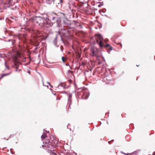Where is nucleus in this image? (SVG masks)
<instances>
[{"label":"nucleus","instance_id":"a18cd8bd","mask_svg":"<svg viewBox=\"0 0 155 155\" xmlns=\"http://www.w3.org/2000/svg\"><path fill=\"white\" fill-rule=\"evenodd\" d=\"M48 133H49V131H47Z\"/></svg>","mask_w":155,"mask_h":155},{"label":"nucleus","instance_id":"20e7f679","mask_svg":"<svg viewBox=\"0 0 155 155\" xmlns=\"http://www.w3.org/2000/svg\"><path fill=\"white\" fill-rule=\"evenodd\" d=\"M43 143L44 144H46L45 146V147L47 148L51 149L50 150L52 151L54 148L55 147V145H53L52 143L50 142L49 140H47L46 141H43Z\"/></svg>","mask_w":155,"mask_h":155},{"label":"nucleus","instance_id":"4c0bfd02","mask_svg":"<svg viewBox=\"0 0 155 155\" xmlns=\"http://www.w3.org/2000/svg\"><path fill=\"white\" fill-rule=\"evenodd\" d=\"M3 139H4V140H6V138H3Z\"/></svg>","mask_w":155,"mask_h":155},{"label":"nucleus","instance_id":"412c9836","mask_svg":"<svg viewBox=\"0 0 155 155\" xmlns=\"http://www.w3.org/2000/svg\"><path fill=\"white\" fill-rule=\"evenodd\" d=\"M101 57L100 56H96V59H97V60L98 61L101 60L100 59Z\"/></svg>","mask_w":155,"mask_h":155},{"label":"nucleus","instance_id":"7ed1b4c3","mask_svg":"<svg viewBox=\"0 0 155 155\" xmlns=\"http://www.w3.org/2000/svg\"><path fill=\"white\" fill-rule=\"evenodd\" d=\"M95 36L97 37V38H96L97 43L99 45L100 47L103 48L104 47L106 48L109 47V48L110 46L109 44H106L105 46L104 45L103 43L104 39L101 34H95Z\"/></svg>","mask_w":155,"mask_h":155},{"label":"nucleus","instance_id":"f03ea898","mask_svg":"<svg viewBox=\"0 0 155 155\" xmlns=\"http://www.w3.org/2000/svg\"><path fill=\"white\" fill-rule=\"evenodd\" d=\"M53 14H55L53 13L51 16L50 17L49 21L51 23H49V25L47 27H51L53 25V24H55L56 27L59 28L61 26V20L59 18L52 15Z\"/></svg>","mask_w":155,"mask_h":155},{"label":"nucleus","instance_id":"f3484780","mask_svg":"<svg viewBox=\"0 0 155 155\" xmlns=\"http://www.w3.org/2000/svg\"><path fill=\"white\" fill-rule=\"evenodd\" d=\"M47 136V135L45 133H44L42 135L41 137V139H45L46 137Z\"/></svg>","mask_w":155,"mask_h":155},{"label":"nucleus","instance_id":"58836bf2","mask_svg":"<svg viewBox=\"0 0 155 155\" xmlns=\"http://www.w3.org/2000/svg\"><path fill=\"white\" fill-rule=\"evenodd\" d=\"M101 7V5H99L98 7Z\"/></svg>","mask_w":155,"mask_h":155},{"label":"nucleus","instance_id":"473e14b6","mask_svg":"<svg viewBox=\"0 0 155 155\" xmlns=\"http://www.w3.org/2000/svg\"><path fill=\"white\" fill-rule=\"evenodd\" d=\"M47 84H48L49 85L50 84V83L49 82H47Z\"/></svg>","mask_w":155,"mask_h":155},{"label":"nucleus","instance_id":"2eb2a0df","mask_svg":"<svg viewBox=\"0 0 155 155\" xmlns=\"http://www.w3.org/2000/svg\"><path fill=\"white\" fill-rule=\"evenodd\" d=\"M10 73H7V74H2L0 77V80L4 76L8 75Z\"/></svg>","mask_w":155,"mask_h":155},{"label":"nucleus","instance_id":"c756f323","mask_svg":"<svg viewBox=\"0 0 155 155\" xmlns=\"http://www.w3.org/2000/svg\"><path fill=\"white\" fill-rule=\"evenodd\" d=\"M119 44L121 46V48H122V44L120 43H119L117 44V45H119Z\"/></svg>","mask_w":155,"mask_h":155},{"label":"nucleus","instance_id":"c85d7f7f","mask_svg":"<svg viewBox=\"0 0 155 155\" xmlns=\"http://www.w3.org/2000/svg\"><path fill=\"white\" fill-rule=\"evenodd\" d=\"M68 73H70L71 72V71L70 70H68Z\"/></svg>","mask_w":155,"mask_h":155},{"label":"nucleus","instance_id":"7c9ffc66","mask_svg":"<svg viewBox=\"0 0 155 155\" xmlns=\"http://www.w3.org/2000/svg\"><path fill=\"white\" fill-rule=\"evenodd\" d=\"M43 85L44 86H45V87H48V85H44V83L43 82Z\"/></svg>","mask_w":155,"mask_h":155},{"label":"nucleus","instance_id":"b1692460","mask_svg":"<svg viewBox=\"0 0 155 155\" xmlns=\"http://www.w3.org/2000/svg\"><path fill=\"white\" fill-rule=\"evenodd\" d=\"M62 60L63 63H64L65 62V61H64V58L63 57H62Z\"/></svg>","mask_w":155,"mask_h":155},{"label":"nucleus","instance_id":"79ce46f5","mask_svg":"<svg viewBox=\"0 0 155 155\" xmlns=\"http://www.w3.org/2000/svg\"><path fill=\"white\" fill-rule=\"evenodd\" d=\"M2 19V18H0V20H1Z\"/></svg>","mask_w":155,"mask_h":155},{"label":"nucleus","instance_id":"6e6552de","mask_svg":"<svg viewBox=\"0 0 155 155\" xmlns=\"http://www.w3.org/2000/svg\"><path fill=\"white\" fill-rule=\"evenodd\" d=\"M54 4H55L56 6H58V5H61L62 3H63V0H54Z\"/></svg>","mask_w":155,"mask_h":155},{"label":"nucleus","instance_id":"9d476101","mask_svg":"<svg viewBox=\"0 0 155 155\" xmlns=\"http://www.w3.org/2000/svg\"><path fill=\"white\" fill-rule=\"evenodd\" d=\"M72 94H70L69 95V96L68 97V102L69 104V107H70V105L71 103V97H72Z\"/></svg>","mask_w":155,"mask_h":155},{"label":"nucleus","instance_id":"e433bc0d","mask_svg":"<svg viewBox=\"0 0 155 155\" xmlns=\"http://www.w3.org/2000/svg\"><path fill=\"white\" fill-rule=\"evenodd\" d=\"M50 86L51 87H52V85H50Z\"/></svg>","mask_w":155,"mask_h":155},{"label":"nucleus","instance_id":"5701e85b","mask_svg":"<svg viewBox=\"0 0 155 155\" xmlns=\"http://www.w3.org/2000/svg\"><path fill=\"white\" fill-rule=\"evenodd\" d=\"M70 126V124H68L67 126V127L70 130V131H71V129L69 128Z\"/></svg>","mask_w":155,"mask_h":155},{"label":"nucleus","instance_id":"ea45409f","mask_svg":"<svg viewBox=\"0 0 155 155\" xmlns=\"http://www.w3.org/2000/svg\"><path fill=\"white\" fill-rule=\"evenodd\" d=\"M54 155H57L55 153H54Z\"/></svg>","mask_w":155,"mask_h":155},{"label":"nucleus","instance_id":"1a4fd4ad","mask_svg":"<svg viewBox=\"0 0 155 155\" xmlns=\"http://www.w3.org/2000/svg\"><path fill=\"white\" fill-rule=\"evenodd\" d=\"M72 94H70L69 95V96L68 97V102L69 104V107H70V105L71 103V97H72Z\"/></svg>","mask_w":155,"mask_h":155},{"label":"nucleus","instance_id":"f257e3e1","mask_svg":"<svg viewBox=\"0 0 155 155\" xmlns=\"http://www.w3.org/2000/svg\"><path fill=\"white\" fill-rule=\"evenodd\" d=\"M50 17L45 14H42L40 16H34L30 18L29 19L30 21L33 23H36L39 24L41 26L49 25Z\"/></svg>","mask_w":155,"mask_h":155},{"label":"nucleus","instance_id":"a211bd4d","mask_svg":"<svg viewBox=\"0 0 155 155\" xmlns=\"http://www.w3.org/2000/svg\"><path fill=\"white\" fill-rule=\"evenodd\" d=\"M64 36V38L67 39H68L69 38V36H70V35H69L67 34H65V35H63Z\"/></svg>","mask_w":155,"mask_h":155},{"label":"nucleus","instance_id":"2f4dec72","mask_svg":"<svg viewBox=\"0 0 155 155\" xmlns=\"http://www.w3.org/2000/svg\"><path fill=\"white\" fill-rule=\"evenodd\" d=\"M0 57L1 58H4L3 56L2 55V54H0Z\"/></svg>","mask_w":155,"mask_h":155},{"label":"nucleus","instance_id":"c9c22d12","mask_svg":"<svg viewBox=\"0 0 155 155\" xmlns=\"http://www.w3.org/2000/svg\"><path fill=\"white\" fill-rule=\"evenodd\" d=\"M110 142H111V141H109L108 142L110 144Z\"/></svg>","mask_w":155,"mask_h":155},{"label":"nucleus","instance_id":"37998d69","mask_svg":"<svg viewBox=\"0 0 155 155\" xmlns=\"http://www.w3.org/2000/svg\"><path fill=\"white\" fill-rule=\"evenodd\" d=\"M42 147H44V145H42Z\"/></svg>","mask_w":155,"mask_h":155},{"label":"nucleus","instance_id":"aec40b11","mask_svg":"<svg viewBox=\"0 0 155 155\" xmlns=\"http://www.w3.org/2000/svg\"><path fill=\"white\" fill-rule=\"evenodd\" d=\"M60 87H64L63 84L62 83H60V85L58 86V87L59 88Z\"/></svg>","mask_w":155,"mask_h":155},{"label":"nucleus","instance_id":"4be33fe9","mask_svg":"<svg viewBox=\"0 0 155 155\" xmlns=\"http://www.w3.org/2000/svg\"><path fill=\"white\" fill-rule=\"evenodd\" d=\"M60 49H61V51H63V46H62V45L60 47Z\"/></svg>","mask_w":155,"mask_h":155},{"label":"nucleus","instance_id":"4468645a","mask_svg":"<svg viewBox=\"0 0 155 155\" xmlns=\"http://www.w3.org/2000/svg\"><path fill=\"white\" fill-rule=\"evenodd\" d=\"M14 65L16 68L15 71H18L17 69L18 68V67H19V66L18 65V63H17V62H14Z\"/></svg>","mask_w":155,"mask_h":155},{"label":"nucleus","instance_id":"a19ab883","mask_svg":"<svg viewBox=\"0 0 155 155\" xmlns=\"http://www.w3.org/2000/svg\"><path fill=\"white\" fill-rule=\"evenodd\" d=\"M28 73L29 74H30V72L29 71L28 72Z\"/></svg>","mask_w":155,"mask_h":155},{"label":"nucleus","instance_id":"de8ad7c7","mask_svg":"<svg viewBox=\"0 0 155 155\" xmlns=\"http://www.w3.org/2000/svg\"><path fill=\"white\" fill-rule=\"evenodd\" d=\"M6 140H8V139H7Z\"/></svg>","mask_w":155,"mask_h":155},{"label":"nucleus","instance_id":"0eeeda50","mask_svg":"<svg viewBox=\"0 0 155 155\" xmlns=\"http://www.w3.org/2000/svg\"><path fill=\"white\" fill-rule=\"evenodd\" d=\"M58 35H59L60 36L61 38V40L63 42V38L61 35V32L60 31H58V34L57 35V36L55 37V38L54 41V42H53V43H54V44L55 45V46H57V47H58V46H57V41H56L57 39Z\"/></svg>","mask_w":155,"mask_h":155},{"label":"nucleus","instance_id":"72a5a7b5","mask_svg":"<svg viewBox=\"0 0 155 155\" xmlns=\"http://www.w3.org/2000/svg\"><path fill=\"white\" fill-rule=\"evenodd\" d=\"M153 155H155V152H153Z\"/></svg>","mask_w":155,"mask_h":155},{"label":"nucleus","instance_id":"39448f33","mask_svg":"<svg viewBox=\"0 0 155 155\" xmlns=\"http://www.w3.org/2000/svg\"><path fill=\"white\" fill-rule=\"evenodd\" d=\"M81 97L83 95L82 97L83 99H86L88 97L90 94L88 92L84 93L83 92H82L81 93Z\"/></svg>","mask_w":155,"mask_h":155},{"label":"nucleus","instance_id":"ddd939ff","mask_svg":"<svg viewBox=\"0 0 155 155\" xmlns=\"http://www.w3.org/2000/svg\"><path fill=\"white\" fill-rule=\"evenodd\" d=\"M66 33H65V34H67L71 36L72 34L71 31L69 29H67V31H66Z\"/></svg>","mask_w":155,"mask_h":155},{"label":"nucleus","instance_id":"9b49d317","mask_svg":"<svg viewBox=\"0 0 155 155\" xmlns=\"http://www.w3.org/2000/svg\"><path fill=\"white\" fill-rule=\"evenodd\" d=\"M91 54H92V56H97V51H95L93 49L91 50Z\"/></svg>","mask_w":155,"mask_h":155},{"label":"nucleus","instance_id":"393cba45","mask_svg":"<svg viewBox=\"0 0 155 155\" xmlns=\"http://www.w3.org/2000/svg\"><path fill=\"white\" fill-rule=\"evenodd\" d=\"M5 67H6L8 69H9V68L7 66V65H6V62L5 61Z\"/></svg>","mask_w":155,"mask_h":155},{"label":"nucleus","instance_id":"f8f14e48","mask_svg":"<svg viewBox=\"0 0 155 155\" xmlns=\"http://www.w3.org/2000/svg\"><path fill=\"white\" fill-rule=\"evenodd\" d=\"M46 2L48 4H53L54 3V0H46Z\"/></svg>","mask_w":155,"mask_h":155},{"label":"nucleus","instance_id":"f704fd0d","mask_svg":"<svg viewBox=\"0 0 155 155\" xmlns=\"http://www.w3.org/2000/svg\"><path fill=\"white\" fill-rule=\"evenodd\" d=\"M66 65L67 66H70L69 64H66Z\"/></svg>","mask_w":155,"mask_h":155},{"label":"nucleus","instance_id":"49530a36","mask_svg":"<svg viewBox=\"0 0 155 155\" xmlns=\"http://www.w3.org/2000/svg\"><path fill=\"white\" fill-rule=\"evenodd\" d=\"M10 41V40H9L8 41Z\"/></svg>","mask_w":155,"mask_h":155},{"label":"nucleus","instance_id":"423d86ee","mask_svg":"<svg viewBox=\"0 0 155 155\" xmlns=\"http://www.w3.org/2000/svg\"><path fill=\"white\" fill-rule=\"evenodd\" d=\"M58 35H59L60 36L61 38V40L63 42V38L61 35V32L60 31H58V34L57 35V36L55 37V38L54 41V42H53V43H54V44L55 45V46H57V47H58V46H57V41H56L57 39Z\"/></svg>","mask_w":155,"mask_h":155},{"label":"nucleus","instance_id":"09e8293b","mask_svg":"<svg viewBox=\"0 0 155 155\" xmlns=\"http://www.w3.org/2000/svg\"><path fill=\"white\" fill-rule=\"evenodd\" d=\"M114 140H112V141H114Z\"/></svg>","mask_w":155,"mask_h":155},{"label":"nucleus","instance_id":"bb28decb","mask_svg":"<svg viewBox=\"0 0 155 155\" xmlns=\"http://www.w3.org/2000/svg\"><path fill=\"white\" fill-rule=\"evenodd\" d=\"M101 59H102L104 61H105V59L103 57V56H101Z\"/></svg>","mask_w":155,"mask_h":155},{"label":"nucleus","instance_id":"6ab92c4d","mask_svg":"<svg viewBox=\"0 0 155 155\" xmlns=\"http://www.w3.org/2000/svg\"><path fill=\"white\" fill-rule=\"evenodd\" d=\"M112 50V47L111 46H110L109 49L107 50V52H108V53L110 54V51Z\"/></svg>","mask_w":155,"mask_h":155},{"label":"nucleus","instance_id":"a878e982","mask_svg":"<svg viewBox=\"0 0 155 155\" xmlns=\"http://www.w3.org/2000/svg\"><path fill=\"white\" fill-rule=\"evenodd\" d=\"M101 63H102V61H101V60H100V61H99L98 62V65H99V64H101Z\"/></svg>","mask_w":155,"mask_h":155},{"label":"nucleus","instance_id":"c03bdc74","mask_svg":"<svg viewBox=\"0 0 155 155\" xmlns=\"http://www.w3.org/2000/svg\"><path fill=\"white\" fill-rule=\"evenodd\" d=\"M139 65L138 66V65H137V67H138Z\"/></svg>","mask_w":155,"mask_h":155},{"label":"nucleus","instance_id":"dca6fc26","mask_svg":"<svg viewBox=\"0 0 155 155\" xmlns=\"http://www.w3.org/2000/svg\"><path fill=\"white\" fill-rule=\"evenodd\" d=\"M67 29H65V28H63L61 30V32H62L64 35H65V33H66V31Z\"/></svg>","mask_w":155,"mask_h":155},{"label":"nucleus","instance_id":"cd10ccee","mask_svg":"<svg viewBox=\"0 0 155 155\" xmlns=\"http://www.w3.org/2000/svg\"><path fill=\"white\" fill-rule=\"evenodd\" d=\"M120 152H121V153L127 155V154L126 153L123 152L122 151H121Z\"/></svg>","mask_w":155,"mask_h":155}]
</instances>
